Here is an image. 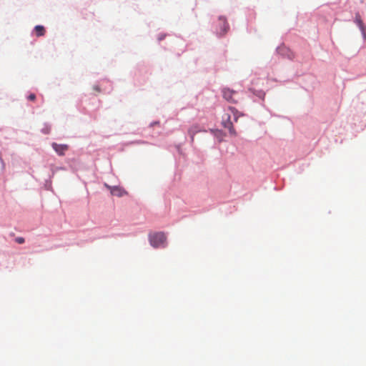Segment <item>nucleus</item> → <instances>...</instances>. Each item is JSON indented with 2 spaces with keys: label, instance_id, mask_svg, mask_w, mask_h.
Masks as SVG:
<instances>
[{
  "label": "nucleus",
  "instance_id": "39448f33",
  "mask_svg": "<svg viewBox=\"0 0 366 366\" xmlns=\"http://www.w3.org/2000/svg\"><path fill=\"white\" fill-rule=\"evenodd\" d=\"M109 189H110V192L112 195L114 196H117V197H122L124 196V194H127V192L122 189V187H110V186H107L106 185Z\"/></svg>",
  "mask_w": 366,
  "mask_h": 366
},
{
  "label": "nucleus",
  "instance_id": "9b49d317",
  "mask_svg": "<svg viewBox=\"0 0 366 366\" xmlns=\"http://www.w3.org/2000/svg\"><path fill=\"white\" fill-rule=\"evenodd\" d=\"M16 242L18 244H23L24 242V238L21 237H19L16 238Z\"/></svg>",
  "mask_w": 366,
  "mask_h": 366
},
{
  "label": "nucleus",
  "instance_id": "1a4fd4ad",
  "mask_svg": "<svg viewBox=\"0 0 366 366\" xmlns=\"http://www.w3.org/2000/svg\"><path fill=\"white\" fill-rule=\"evenodd\" d=\"M229 111L233 115L234 120L237 122L239 117V112L235 108L231 107H229Z\"/></svg>",
  "mask_w": 366,
  "mask_h": 366
},
{
  "label": "nucleus",
  "instance_id": "20e7f679",
  "mask_svg": "<svg viewBox=\"0 0 366 366\" xmlns=\"http://www.w3.org/2000/svg\"><path fill=\"white\" fill-rule=\"evenodd\" d=\"M51 147L60 156L64 155L65 152L69 149V146L67 144H59L55 142L52 143Z\"/></svg>",
  "mask_w": 366,
  "mask_h": 366
},
{
  "label": "nucleus",
  "instance_id": "f03ea898",
  "mask_svg": "<svg viewBox=\"0 0 366 366\" xmlns=\"http://www.w3.org/2000/svg\"><path fill=\"white\" fill-rule=\"evenodd\" d=\"M222 125L224 128L229 129V134L232 135H236L235 130L233 127V123L231 120L230 114H225L222 117Z\"/></svg>",
  "mask_w": 366,
  "mask_h": 366
},
{
  "label": "nucleus",
  "instance_id": "ddd939ff",
  "mask_svg": "<svg viewBox=\"0 0 366 366\" xmlns=\"http://www.w3.org/2000/svg\"><path fill=\"white\" fill-rule=\"evenodd\" d=\"M93 89L97 92H100L101 89L98 85H95L93 86Z\"/></svg>",
  "mask_w": 366,
  "mask_h": 366
},
{
  "label": "nucleus",
  "instance_id": "423d86ee",
  "mask_svg": "<svg viewBox=\"0 0 366 366\" xmlns=\"http://www.w3.org/2000/svg\"><path fill=\"white\" fill-rule=\"evenodd\" d=\"M355 23L359 26L360 29L362 31L364 36H366V34H365L366 28H365L359 14H356V15H355Z\"/></svg>",
  "mask_w": 366,
  "mask_h": 366
},
{
  "label": "nucleus",
  "instance_id": "7ed1b4c3",
  "mask_svg": "<svg viewBox=\"0 0 366 366\" xmlns=\"http://www.w3.org/2000/svg\"><path fill=\"white\" fill-rule=\"evenodd\" d=\"M224 98L231 103H237V92L229 89H224L222 90Z\"/></svg>",
  "mask_w": 366,
  "mask_h": 366
},
{
  "label": "nucleus",
  "instance_id": "0eeeda50",
  "mask_svg": "<svg viewBox=\"0 0 366 366\" xmlns=\"http://www.w3.org/2000/svg\"><path fill=\"white\" fill-rule=\"evenodd\" d=\"M201 131H202L201 127H200L199 125H197V124L193 125V126H192V127L189 128V131H188V133H189V134L190 135V137H191L192 142H193V141H194V136L197 133H198V132H201Z\"/></svg>",
  "mask_w": 366,
  "mask_h": 366
},
{
  "label": "nucleus",
  "instance_id": "9d476101",
  "mask_svg": "<svg viewBox=\"0 0 366 366\" xmlns=\"http://www.w3.org/2000/svg\"><path fill=\"white\" fill-rule=\"evenodd\" d=\"M219 22L223 25V31L225 33L228 29V25L226 22V20L224 18H219Z\"/></svg>",
  "mask_w": 366,
  "mask_h": 366
},
{
  "label": "nucleus",
  "instance_id": "6e6552de",
  "mask_svg": "<svg viewBox=\"0 0 366 366\" xmlns=\"http://www.w3.org/2000/svg\"><path fill=\"white\" fill-rule=\"evenodd\" d=\"M36 36H42L45 34V29L43 26L37 25L34 27Z\"/></svg>",
  "mask_w": 366,
  "mask_h": 366
},
{
  "label": "nucleus",
  "instance_id": "f8f14e48",
  "mask_svg": "<svg viewBox=\"0 0 366 366\" xmlns=\"http://www.w3.org/2000/svg\"><path fill=\"white\" fill-rule=\"evenodd\" d=\"M27 99L29 101H34L36 99V95L34 94H30Z\"/></svg>",
  "mask_w": 366,
  "mask_h": 366
},
{
  "label": "nucleus",
  "instance_id": "f257e3e1",
  "mask_svg": "<svg viewBox=\"0 0 366 366\" xmlns=\"http://www.w3.org/2000/svg\"><path fill=\"white\" fill-rule=\"evenodd\" d=\"M167 237L164 232H156L149 235V242L154 247H164L166 246Z\"/></svg>",
  "mask_w": 366,
  "mask_h": 366
}]
</instances>
